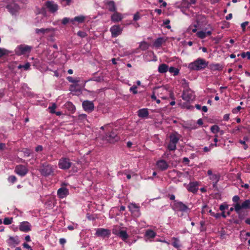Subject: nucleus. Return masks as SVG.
<instances>
[{
  "label": "nucleus",
  "mask_w": 250,
  "mask_h": 250,
  "mask_svg": "<svg viewBox=\"0 0 250 250\" xmlns=\"http://www.w3.org/2000/svg\"><path fill=\"white\" fill-rule=\"evenodd\" d=\"M228 207L229 206L227 204L224 203L220 206L219 209L222 211H223L225 209H227Z\"/></svg>",
  "instance_id": "nucleus-49"
},
{
  "label": "nucleus",
  "mask_w": 250,
  "mask_h": 250,
  "mask_svg": "<svg viewBox=\"0 0 250 250\" xmlns=\"http://www.w3.org/2000/svg\"><path fill=\"white\" fill-rule=\"evenodd\" d=\"M208 65V62L205 60L198 58L194 62L190 63L188 67L191 70H200L205 69Z\"/></svg>",
  "instance_id": "nucleus-1"
},
{
  "label": "nucleus",
  "mask_w": 250,
  "mask_h": 250,
  "mask_svg": "<svg viewBox=\"0 0 250 250\" xmlns=\"http://www.w3.org/2000/svg\"><path fill=\"white\" fill-rule=\"evenodd\" d=\"M157 168L161 170H165L168 167V164L163 160H161L157 162Z\"/></svg>",
  "instance_id": "nucleus-27"
},
{
  "label": "nucleus",
  "mask_w": 250,
  "mask_h": 250,
  "mask_svg": "<svg viewBox=\"0 0 250 250\" xmlns=\"http://www.w3.org/2000/svg\"><path fill=\"white\" fill-rule=\"evenodd\" d=\"M149 45L146 42H141L140 44L139 47L143 50H146L148 49Z\"/></svg>",
  "instance_id": "nucleus-40"
},
{
  "label": "nucleus",
  "mask_w": 250,
  "mask_h": 250,
  "mask_svg": "<svg viewBox=\"0 0 250 250\" xmlns=\"http://www.w3.org/2000/svg\"><path fill=\"white\" fill-rule=\"evenodd\" d=\"M172 208L173 210L177 211L187 212L189 210V208L183 202L174 200L172 204Z\"/></svg>",
  "instance_id": "nucleus-4"
},
{
  "label": "nucleus",
  "mask_w": 250,
  "mask_h": 250,
  "mask_svg": "<svg viewBox=\"0 0 250 250\" xmlns=\"http://www.w3.org/2000/svg\"><path fill=\"white\" fill-rule=\"evenodd\" d=\"M195 98L194 92L190 89L184 90L182 94V99L187 102L193 101Z\"/></svg>",
  "instance_id": "nucleus-11"
},
{
  "label": "nucleus",
  "mask_w": 250,
  "mask_h": 250,
  "mask_svg": "<svg viewBox=\"0 0 250 250\" xmlns=\"http://www.w3.org/2000/svg\"><path fill=\"white\" fill-rule=\"evenodd\" d=\"M78 120L85 124V122L87 121L86 119V115L84 114L80 115L78 116Z\"/></svg>",
  "instance_id": "nucleus-41"
},
{
  "label": "nucleus",
  "mask_w": 250,
  "mask_h": 250,
  "mask_svg": "<svg viewBox=\"0 0 250 250\" xmlns=\"http://www.w3.org/2000/svg\"><path fill=\"white\" fill-rule=\"evenodd\" d=\"M107 8L111 11H114L116 10V6L114 2L113 1H109L106 3Z\"/></svg>",
  "instance_id": "nucleus-35"
},
{
  "label": "nucleus",
  "mask_w": 250,
  "mask_h": 250,
  "mask_svg": "<svg viewBox=\"0 0 250 250\" xmlns=\"http://www.w3.org/2000/svg\"><path fill=\"white\" fill-rule=\"evenodd\" d=\"M52 29H46V28H36L35 29V32L37 36L40 37H45L46 35V33L49 31H51Z\"/></svg>",
  "instance_id": "nucleus-26"
},
{
  "label": "nucleus",
  "mask_w": 250,
  "mask_h": 250,
  "mask_svg": "<svg viewBox=\"0 0 250 250\" xmlns=\"http://www.w3.org/2000/svg\"><path fill=\"white\" fill-rule=\"evenodd\" d=\"M148 114L149 113L147 108H142L138 111V115L141 118H147Z\"/></svg>",
  "instance_id": "nucleus-29"
},
{
  "label": "nucleus",
  "mask_w": 250,
  "mask_h": 250,
  "mask_svg": "<svg viewBox=\"0 0 250 250\" xmlns=\"http://www.w3.org/2000/svg\"><path fill=\"white\" fill-rule=\"evenodd\" d=\"M232 18V14H229L228 15H227L226 17V19L227 20H229L230 19H231Z\"/></svg>",
  "instance_id": "nucleus-64"
},
{
  "label": "nucleus",
  "mask_w": 250,
  "mask_h": 250,
  "mask_svg": "<svg viewBox=\"0 0 250 250\" xmlns=\"http://www.w3.org/2000/svg\"><path fill=\"white\" fill-rule=\"evenodd\" d=\"M9 3L6 5L8 11L12 14H14L19 9V6L14 1L16 0H6Z\"/></svg>",
  "instance_id": "nucleus-14"
},
{
  "label": "nucleus",
  "mask_w": 250,
  "mask_h": 250,
  "mask_svg": "<svg viewBox=\"0 0 250 250\" xmlns=\"http://www.w3.org/2000/svg\"><path fill=\"white\" fill-rule=\"evenodd\" d=\"M243 58L247 57L249 60H250V52H243L241 54Z\"/></svg>",
  "instance_id": "nucleus-48"
},
{
  "label": "nucleus",
  "mask_w": 250,
  "mask_h": 250,
  "mask_svg": "<svg viewBox=\"0 0 250 250\" xmlns=\"http://www.w3.org/2000/svg\"><path fill=\"white\" fill-rule=\"evenodd\" d=\"M110 31L112 37H116L122 33V28L119 25H114L110 28Z\"/></svg>",
  "instance_id": "nucleus-18"
},
{
  "label": "nucleus",
  "mask_w": 250,
  "mask_h": 250,
  "mask_svg": "<svg viewBox=\"0 0 250 250\" xmlns=\"http://www.w3.org/2000/svg\"><path fill=\"white\" fill-rule=\"evenodd\" d=\"M240 200V197L238 195H235L232 198V201L234 203H239L238 202Z\"/></svg>",
  "instance_id": "nucleus-53"
},
{
  "label": "nucleus",
  "mask_w": 250,
  "mask_h": 250,
  "mask_svg": "<svg viewBox=\"0 0 250 250\" xmlns=\"http://www.w3.org/2000/svg\"><path fill=\"white\" fill-rule=\"evenodd\" d=\"M6 242L8 246L11 248H14L20 243V240L18 236H9Z\"/></svg>",
  "instance_id": "nucleus-12"
},
{
  "label": "nucleus",
  "mask_w": 250,
  "mask_h": 250,
  "mask_svg": "<svg viewBox=\"0 0 250 250\" xmlns=\"http://www.w3.org/2000/svg\"><path fill=\"white\" fill-rule=\"evenodd\" d=\"M32 47L30 46H28L25 44H22L18 46L15 49V52L19 55L26 54L29 53Z\"/></svg>",
  "instance_id": "nucleus-9"
},
{
  "label": "nucleus",
  "mask_w": 250,
  "mask_h": 250,
  "mask_svg": "<svg viewBox=\"0 0 250 250\" xmlns=\"http://www.w3.org/2000/svg\"><path fill=\"white\" fill-rule=\"evenodd\" d=\"M211 69H214V70H218V69H221V66H220V64H213V65L211 66Z\"/></svg>",
  "instance_id": "nucleus-52"
},
{
  "label": "nucleus",
  "mask_w": 250,
  "mask_h": 250,
  "mask_svg": "<svg viewBox=\"0 0 250 250\" xmlns=\"http://www.w3.org/2000/svg\"><path fill=\"white\" fill-rule=\"evenodd\" d=\"M15 171L19 175L24 176L27 174L28 169L26 167L20 165L16 166Z\"/></svg>",
  "instance_id": "nucleus-16"
},
{
  "label": "nucleus",
  "mask_w": 250,
  "mask_h": 250,
  "mask_svg": "<svg viewBox=\"0 0 250 250\" xmlns=\"http://www.w3.org/2000/svg\"><path fill=\"white\" fill-rule=\"evenodd\" d=\"M235 211L237 213L239 214L240 210L242 209H250V200L248 199L244 201L241 205L236 203L234 205Z\"/></svg>",
  "instance_id": "nucleus-8"
},
{
  "label": "nucleus",
  "mask_w": 250,
  "mask_h": 250,
  "mask_svg": "<svg viewBox=\"0 0 250 250\" xmlns=\"http://www.w3.org/2000/svg\"><path fill=\"white\" fill-rule=\"evenodd\" d=\"M212 28H210V30L206 31L205 30V31L201 30L197 32L196 35L200 39H204L206 37L210 36L211 34Z\"/></svg>",
  "instance_id": "nucleus-23"
},
{
  "label": "nucleus",
  "mask_w": 250,
  "mask_h": 250,
  "mask_svg": "<svg viewBox=\"0 0 250 250\" xmlns=\"http://www.w3.org/2000/svg\"><path fill=\"white\" fill-rule=\"evenodd\" d=\"M56 108V105L55 103L52 104L51 106H49L48 109L49 110V112L51 113H55V109Z\"/></svg>",
  "instance_id": "nucleus-44"
},
{
  "label": "nucleus",
  "mask_w": 250,
  "mask_h": 250,
  "mask_svg": "<svg viewBox=\"0 0 250 250\" xmlns=\"http://www.w3.org/2000/svg\"><path fill=\"white\" fill-rule=\"evenodd\" d=\"M137 88V87L136 86L134 85L130 88L129 91L132 92L134 94H136L138 93Z\"/></svg>",
  "instance_id": "nucleus-50"
},
{
  "label": "nucleus",
  "mask_w": 250,
  "mask_h": 250,
  "mask_svg": "<svg viewBox=\"0 0 250 250\" xmlns=\"http://www.w3.org/2000/svg\"><path fill=\"white\" fill-rule=\"evenodd\" d=\"M23 248L28 249L29 250H33L31 247L27 243H24L22 244Z\"/></svg>",
  "instance_id": "nucleus-59"
},
{
  "label": "nucleus",
  "mask_w": 250,
  "mask_h": 250,
  "mask_svg": "<svg viewBox=\"0 0 250 250\" xmlns=\"http://www.w3.org/2000/svg\"><path fill=\"white\" fill-rule=\"evenodd\" d=\"M241 108H242L240 106H238L236 108L233 109L232 112L233 113L236 114L240 110V109H241Z\"/></svg>",
  "instance_id": "nucleus-55"
},
{
  "label": "nucleus",
  "mask_w": 250,
  "mask_h": 250,
  "mask_svg": "<svg viewBox=\"0 0 250 250\" xmlns=\"http://www.w3.org/2000/svg\"><path fill=\"white\" fill-rule=\"evenodd\" d=\"M84 110L87 112H91L94 109V104L92 102L85 101L83 103Z\"/></svg>",
  "instance_id": "nucleus-22"
},
{
  "label": "nucleus",
  "mask_w": 250,
  "mask_h": 250,
  "mask_svg": "<svg viewBox=\"0 0 250 250\" xmlns=\"http://www.w3.org/2000/svg\"><path fill=\"white\" fill-rule=\"evenodd\" d=\"M22 152L24 154V155L27 157L29 156L31 154V151L28 148L23 149Z\"/></svg>",
  "instance_id": "nucleus-45"
},
{
  "label": "nucleus",
  "mask_w": 250,
  "mask_h": 250,
  "mask_svg": "<svg viewBox=\"0 0 250 250\" xmlns=\"http://www.w3.org/2000/svg\"><path fill=\"white\" fill-rule=\"evenodd\" d=\"M78 35L81 37H84L86 35V34L83 32L79 31L78 32Z\"/></svg>",
  "instance_id": "nucleus-61"
},
{
  "label": "nucleus",
  "mask_w": 250,
  "mask_h": 250,
  "mask_svg": "<svg viewBox=\"0 0 250 250\" xmlns=\"http://www.w3.org/2000/svg\"><path fill=\"white\" fill-rule=\"evenodd\" d=\"M140 19V16L138 13H137L134 15L133 16V20L134 21H138Z\"/></svg>",
  "instance_id": "nucleus-57"
},
{
  "label": "nucleus",
  "mask_w": 250,
  "mask_h": 250,
  "mask_svg": "<svg viewBox=\"0 0 250 250\" xmlns=\"http://www.w3.org/2000/svg\"><path fill=\"white\" fill-rule=\"evenodd\" d=\"M86 17L83 15H79L75 17L74 18L71 20V22L73 24H75L76 22L78 23H83L86 19Z\"/></svg>",
  "instance_id": "nucleus-25"
},
{
  "label": "nucleus",
  "mask_w": 250,
  "mask_h": 250,
  "mask_svg": "<svg viewBox=\"0 0 250 250\" xmlns=\"http://www.w3.org/2000/svg\"><path fill=\"white\" fill-rule=\"evenodd\" d=\"M64 105L65 107L71 112H74L75 110V107L74 105L71 102H67Z\"/></svg>",
  "instance_id": "nucleus-37"
},
{
  "label": "nucleus",
  "mask_w": 250,
  "mask_h": 250,
  "mask_svg": "<svg viewBox=\"0 0 250 250\" xmlns=\"http://www.w3.org/2000/svg\"><path fill=\"white\" fill-rule=\"evenodd\" d=\"M229 118V114H226L223 117V119L225 121H228Z\"/></svg>",
  "instance_id": "nucleus-62"
},
{
  "label": "nucleus",
  "mask_w": 250,
  "mask_h": 250,
  "mask_svg": "<svg viewBox=\"0 0 250 250\" xmlns=\"http://www.w3.org/2000/svg\"><path fill=\"white\" fill-rule=\"evenodd\" d=\"M210 130L213 133L216 134L219 131V127L217 125H214L211 127Z\"/></svg>",
  "instance_id": "nucleus-42"
},
{
  "label": "nucleus",
  "mask_w": 250,
  "mask_h": 250,
  "mask_svg": "<svg viewBox=\"0 0 250 250\" xmlns=\"http://www.w3.org/2000/svg\"><path fill=\"white\" fill-rule=\"evenodd\" d=\"M68 194V189L64 187L60 188L57 191V195L60 198H64Z\"/></svg>",
  "instance_id": "nucleus-21"
},
{
  "label": "nucleus",
  "mask_w": 250,
  "mask_h": 250,
  "mask_svg": "<svg viewBox=\"0 0 250 250\" xmlns=\"http://www.w3.org/2000/svg\"><path fill=\"white\" fill-rule=\"evenodd\" d=\"M42 150V146H38L36 148V151H41Z\"/></svg>",
  "instance_id": "nucleus-63"
},
{
  "label": "nucleus",
  "mask_w": 250,
  "mask_h": 250,
  "mask_svg": "<svg viewBox=\"0 0 250 250\" xmlns=\"http://www.w3.org/2000/svg\"><path fill=\"white\" fill-rule=\"evenodd\" d=\"M199 184L197 182H190L188 185H187L188 191L195 193L198 189Z\"/></svg>",
  "instance_id": "nucleus-20"
},
{
  "label": "nucleus",
  "mask_w": 250,
  "mask_h": 250,
  "mask_svg": "<svg viewBox=\"0 0 250 250\" xmlns=\"http://www.w3.org/2000/svg\"><path fill=\"white\" fill-rule=\"evenodd\" d=\"M62 3L65 2V5H69L71 3L72 0H61Z\"/></svg>",
  "instance_id": "nucleus-58"
},
{
  "label": "nucleus",
  "mask_w": 250,
  "mask_h": 250,
  "mask_svg": "<svg viewBox=\"0 0 250 250\" xmlns=\"http://www.w3.org/2000/svg\"><path fill=\"white\" fill-rule=\"evenodd\" d=\"M168 71L170 73H173L174 76H176L178 74L179 70L178 69L173 67H170L168 68Z\"/></svg>",
  "instance_id": "nucleus-39"
},
{
  "label": "nucleus",
  "mask_w": 250,
  "mask_h": 250,
  "mask_svg": "<svg viewBox=\"0 0 250 250\" xmlns=\"http://www.w3.org/2000/svg\"><path fill=\"white\" fill-rule=\"evenodd\" d=\"M12 219L11 218H5L4 219L3 223L5 225H9L12 223Z\"/></svg>",
  "instance_id": "nucleus-47"
},
{
  "label": "nucleus",
  "mask_w": 250,
  "mask_h": 250,
  "mask_svg": "<svg viewBox=\"0 0 250 250\" xmlns=\"http://www.w3.org/2000/svg\"><path fill=\"white\" fill-rule=\"evenodd\" d=\"M172 240H173L172 242L173 246L177 249H179L181 246L179 240L175 237H173Z\"/></svg>",
  "instance_id": "nucleus-38"
},
{
  "label": "nucleus",
  "mask_w": 250,
  "mask_h": 250,
  "mask_svg": "<svg viewBox=\"0 0 250 250\" xmlns=\"http://www.w3.org/2000/svg\"><path fill=\"white\" fill-rule=\"evenodd\" d=\"M156 233L152 230H148L146 233V236L147 239H152L155 237Z\"/></svg>",
  "instance_id": "nucleus-36"
},
{
  "label": "nucleus",
  "mask_w": 250,
  "mask_h": 250,
  "mask_svg": "<svg viewBox=\"0 0 250 250\" xmlns=\"http://www.w3.org/2000/svg\"><path fill=\"white\" fill-rule=\"evenodd\" d=\"M95 234L103 238L109 237L110 234V230L108 229L99 228L96 229Z\"/></svg>",
  "instance_id": "nucleus-15"
},
{
  "label": "nucleus",
  "mask_w": 250,
  "mask_h": 250,
  "mask_svg": "<svg viewBox=\"0 0 250 250\" xmlns=\"http://www.w3.org/2000/svg\"><path fill=\"white\" fill-rule=\"evenodd\" d=\"M17 178L15 176L11 175L8 177V182L12 184L14 183L16 181Z\"/></svg>",
  "instance_id": "nucleus-46"
},
{
  "label": "nucleus",
  "mask_w": 250,
  "mask_h": 250,
  "mask_svg": "<svg viewBox=\"0 0 250 250\" xmlns=\"http://www.w3.org/2000/svg\"><path fill=\"white\" fill-rule=\"evenodd\" d=\"M10 52L8 50L4 48H0V57L4 55H7Z\"/></svg>",
  "instance_id": "nucleus-43"
},
{
  "label": "nucleus",
  "mask_w": 250,
  "mask_h": 250,
  "mask_svg": "<svg viewBox=\"0 0 250 250\" xmlns=\"http://www.w3.org/2000/svg\"><path fill=\"white\" fill-rule=\"evenodd\" d=\"M197 31V25L191 24L187 29V32L190 34L195 33Z\"/></svg>",
  "instance_id": "nucleus-34"
},
{
  "label": "nucleus",
  "mask_w": 250,
  "mask_h": 250,
  "mask_svg": "<svg viewBox=\"0 0 250 250\" xmlns=\"http://www.w3.org/2000/svg\"><path fill=\"white\" fill-rule=\"evenodd\" d=\"M112 233L120 238L124 242H126L129 237L126 230L124 228L118 226H116L113 229Z\"/></svg>",
  "instance_id": "nucleus-2"
},
{
  "label": "nucleus",
  "mask_w": 250,
  "mask_h": 250,
  "mask_svg": "<svg viewBox=\"0 0 250 250\" xmlns=\"http://www.w3.org/2000/svg\"><path fill=\"white\" fill-rule=\"evenodd\" d=\"M54 169L53 166L50 165H43L40 169V172L42 175L48 176L53 174Z\"/></svg>",
  "instance_id": "nucleus-10"
},
{
  "label": "nucleus",
  "mask_w": 250,
  "mask_h": 250,
  "mask_svg": "<svg viewBox=\"0 0 250 250\" xmlns=\"http://www.w3.org/2000/svg\"><path fill=\"white\" fill-rule=\"evenodd\" d=\"M169 139L170 141L167 146V149L169 150H174L179 139V135L177 133L172 134L170 135Z\"/></svg>",
  "instance_id": "nucleus-5"
},
{
  "label": "nucleus",
  "mask_w": 250,
  "mask_h": 250,
  "mask_svg": "<svg viewBox=\"0 0 250 250\" xmlns=\"http://www.w3.org/2000/svg\"><path fill=\"white\" fill-rule=\"evenodd\" d=\"M102 140L109 143H114L118 142L120 140V138L115 132L112 131L108 135L103 136L102 137Z\"/></svg>",
  "instance_id": "nucleus-6"
},
{
  "label": "nucleus",
  "mask_w": 250,
  "mask_h": 250,
  "mask_svg": "<svg viewBox=\"0 0 250 250\" xmlns=\"http://www.w3.org/2000/svg\"><path fill=\"white\" fill-rule=\"evenodd\" d=\"M22 67L25 70H27L28 69H29L30 68V63L29 62H27L24 65H22Z\"/></svg>",
  "instance_id": "nucleus-56"
},
{
  "label": "nucleus",
  "mask_w": 250,
  "mask_h": 250,
  "mask_svg": "<svg viewBox=\"0 0 250 250\" xmlns=\"http://www.w3.org/2000/svg\"><path fill=\"white\" fill-rule=\"evenodd\" d=\"M72 165V163L69 159L62 157L59 160L58 167L62 169H68Z\"/></svg>",
  "instance_id": "nucleus-7"
},
{
  "label": "nucleus",
  "mask_w": 250,
  "mask_h": 250,
  "mask_svg": "<svg viewBox=\"0 0 250 250\" xmlns=\"http://www.w3.org/2000/svg\"><path fill=\"white\" fill-rule=\"evenodd\" d=\"M210 180L212 182L213 184V186H215V184L219 181L220 179L219 175L213 174L211 175L210 177H209Z\"/></svg>",
  "instance_id": "nucleus-33"
},
{
  "label": "nucleus",
  "mask_w": 250,
  "mask_h": 250,
  "mask_svg": "<svg viewBox=\"0 0 250 250\" xmlns=\"http://www.w3.org/2000/svg\"><path fill=\"white\" fill-rule=\"evenodd\" d=\"M167 39L165 37H160L157 39L153 43V46L158 48L166 42Z\"/></svg>",
  "instance_id": "nucleus-28"
},
{
  "label": "nucleus",
  "mask_w": 250,
  "mask_h": 250,
  "mask_svg": "<svg viewBox=\"0 0 250 250\" xmlns=\"http://www.w3.org/2000/svg\"><path fill=\"white\" fill-rule=\"evenodd\" d=\"M67 79L68 80V81L69 82L73 83H78V82H79V80H75L72 77H70V76L68 77L67 78Z\"/></svg>",
  "instance_id": "nucleus-54"
},
{
  "label": "nucleus",
  "mask_w": 250,
  "mask_h": 250,
  "mask_svg": "<svg viewBox=\"0 0 250 250\" xmlns=\"http://www.w3.org/2000/svg\"><path fill=\"white\" fill-rule=\"evenodd\" d=\"M184 127L188 129H194L197 128V125L194 122L191 121L190 123L185 124Z\"/></svg>",
  "instance_id": "nucleus-32"
},
{
  "label": "nucleus",
  "mask_w": 250,
  "mask_h": 250,
  "mask_svg": "<svg viewBox=\"0 0 250 250\" xmlns=\"http://www.w3.org/2000/svg\"><path fill=\"white\" fill-rule=\"evenodd\" d=\"M46 29H52L51 31H49L46 33L45 37H46L48 40L53 41L54 40V37L55 36V32L57 30L56 28L53 27L46 28Z\"/></svg>",
  "instance_id": "nucleus-24"
},
{
  "label": "nucleus",
  "mask_w": 250,
  "mask_h": 250,
  "mask_svg": "<svg viewBox=\"0 0 250 250\" xmlns=\"http://www.w3.org/2000/svg\"><path fill=\"white\" fill-rule=\"evenodd\" d=\"M71 19L68 18H64L62 20V23L65 25L68 23L69 22H71Z\"/></svg>",
  "instance_id": "nucleus-51"
},
{
  "label": "nucleus",
  "mask_w": 250,
  "mask_h": 250,
  "mask_svg": "<svg viewBox=\"0 0 250 250\" xmlns=\"http://www.w3.org/2000/svg\"><path fill=\"white\" fill-rule=\"evenodd\" d=\"M249 24L248 21H245L241 23V26L243 30L244 31L245 30L246 26Z\"/></svg>",
  "instance_id": "nucleus-60"
},
{
  "label": "nucleus",
  "mask_w": 250,
  "mask_h": 250,
  "mask_svg": "<svg viewBox=\"0 0 250 250\" xmlns=\"http://www.w3.org/2000/svg\"><path fill=\"white\" fill-rule=\"evenodd\" d=\"M168 70V66L164 63L161 64L158 67V71L160 73L167 72Z\"/></svg>",
  "instance_id": "nucleus-31"
},
{
  "label": "nucleus",
  "mask_w": 250,
  "mask_h": 250,
  "mask_svg": "<svg viewBox=\"0 0 250 250\" xmlns=\"http://www.w3.org/2000/svg\"><path fill=\"white\" fill-rule=\"evenodd\" d=\"M128 208L134 217H139L141 213L138 207L134 204H130L128 205Z\"/></svg>",
  "instance_id": "nucleus-17"
},
{
  "label": "nucleus",
  "mask_w": 250,
  "mask_h": 250,
  "mask_svg": "<svg viewBox=\"0 0 250 250\" xmlns=\"http://www.w3.org/2000/svg\"><path fill=\"white\" fill-rule=\"evenodd\" d=\"M123 18V15L118 13L115 12L111 16V20L114 22H119L121 21Z\"/></svg>",
  "instance_id": "nucleus-30"
},
{
  "label": "nucleus",
  "mask_w": 250,
  "mask_h": 250,
  "mask_svg": "<svg viewBox=\"0 0 250 250\" xmlns=\"http://www.w3.org/2000/svg\"><path fill=\"white\" fill-rule=\"evenodd\" d=\"M44 6L50 12L53 13L56 12L59 9L58 4L52 0L47 1L44 4Z\"/></svg>",
  "instance_id": "nucleus-13"
},
{
  "label": "nucleus",
  "mask_w": 250,
  "mask_h": 250,
  "mask_svg": "<svg viewBox=\"0 0 250 250\" xmlns=\"http://www.w3.org/2000/svg\"><path fill=\"white\" fill-rule=\"evenodd\" d=\"M19 229L21 231L23 232H28L31 230V224L26 221L22 222L21 223Z\"/></svg>",
  "instance_id": "nucleus-19"
},
{
  "label": "nucleus",
  "mask_w": 250,
  "mask_h": 250,
  "mask_svg": "<svg viewBox=\"0 0 250 250\" xmlns=\"http://www.w3.org/2000/svg\"><path fill=\"white\" fill-rule=\"evenodd\" d=\"M155 93H156L157 96L162 99H167L169 96L172 98V93L171 91L165 86H162L155 89Z\"/></svg>",
  "instance_id": "nucleus-3"
}]
</instances>
